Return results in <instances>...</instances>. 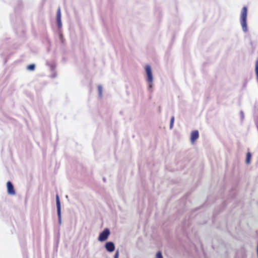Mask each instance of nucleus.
<instances>
[{"label": "nucleus", "mask_w": 258, "mask_h": 258, "mask_svg": "<svg viewBox=\"0 0 258 258\" xmlns=\"http://www.w3.org/2000/svg\"><path fill=\"white\" fill-rule=\"evenodd\" d=\"M56 20H57L58 26L60 28L61 26V13H60V8H58L57 12Z\"/></svg>", "instance_id": "0eeeda50"}, {"label": "nucleus", "mask_w": 258, "mask_h": 258, "mask_svg": "<svg viewBox=\"0 0 258 258\" xmlns=\"http://www.w3.org/2000/svg\"><path fill=\"white\" fill-rule=\"evenodd\" d=\"M255 74H256V79L258 81V57H257V59L255 62Z\"/></svg>", "instance_id": "9d476101"}, {"label": "nucleus", "mask_w": 258, "mask_h": 258, "mask_svg": "<svg viewBox=\"0 0 258 258\" xmlns=\"http://www.w3.org/2000/svg\"><path fill=\"white\" fill-rule=\"evenodd\" d=\"M105 248L109 252H112L115 249L114 244L112 242H108L105 244Z\"/></svg>", "instance_id": "423d86ee"}, {"label": "nucleus", "mask_w": 258, "mask_h": 258, "mask_svg": "<svg viewBox=\"0 0 258 258\" xmlns=\"http://www.w3.org/2000/svg\"><path fill=\"white\" fill-rule=\"evenodd\" d=\"M98 90H99L100 94H101V93H102V87H101V86H98Z\"/></svg>", "instance_id": "4468645a"}, {"label": "nucleus", "mask_w": 258, "mask_h": 258, "mask_svg": "<svg viewBox=\"0 0 258 258\" xmlns=\"http://www.w3.org/2000/svg\"><path fill=\"white\" fill-rule=\"evenodd\" d=\"M156 258H163L161 251H158L156 254Z\"/></svg>", "instance_id": "ddd939ff"}, {"label": "nucleus", "mask_w": 258, "mask_h": 258, "mask_svg": "<svg viewBox=\"0 0 258 258\" xmlns=\"http://www.w3.org/2000/svg\"><path fill=\"white\" fill-rule=\"evenodd\" d=\"M118 251H117L114 255V258H118Z\"/></svg>", "instance_id": "2eb2a0df"}, {"label": "nucleus", "mask_w": 258, "mask_h": 258, "mask_svg": "<svg viewBox=\"0 0 258 258\" xmlns=\"http://www.w3.org/2000/svg\"><path fill=\"white\" fill-rule=\"evenodd\" d=\"M56 206L57 210V213L59 216L60 215V203L59 199V197L56 195Z\"/></svg>", "instance_id": "6e6552de"}, {"label": "nucleus", "mask_w": 258, "mask_h": 258, "mask_svg": "<svg viewBox=\"0 0 258 258\" xmlns=\"http://www.w3.org/2000/svg\"><path fill=\"white\" fill-rule=\"evenodd\" d=\"M174 116H172L170 120V128H172L173 123H174Z\"/></svg>", "instance_id": "f8f14e48"}, {"label": "nucleus", "mask_w": 258, "mask_h": 258, "mask_svg": "<svg viewBox=\"0 0 258 258\" xmlns=\"http://www.w3.org/2000/svg\"><path fill=\"white\" fill-rule=\"evenodd\" d=\"M247 14V8L246 7H244L241 10L240 15V22L243 31L246 32L247 30L246 19Z\"/></svg>", "instance_id": "f257e3e1"}, {"label": "nucleus", "mask_w": 258, "mask_h": 258, "mask_svg": "<svg viewBox=\"0 0 258 258\" xmlns=\"http://www.w3.org/2000/svg\"><path fill=\"white\" fill-rule=\"evenodd\" d=\"M251 155L250 153L248 152L246 155V163L248 164L250 162Z\"/></svg>", "instance_id": "1a4fd4ad"}, {"label": "nucleus", "mask_w": 258, "mask_h": 258, "mask_svg": "<svg viewBox=\"0 0 258 258\" xmlns=\"http://www.w3.org/2000/svg\"><path fill=\"white\" fill-rule=\"evenodd\" d=\"M7 190L9 194L14 195L15 194V191L14 186L10 181L7 183Z\"/></svg>", "instance_id": "39448f33"}, {"label": "nucleus", "mask_w": 258, "mask_h": 258, "mask_svg": "<svg viewBox=\"0 0 258 258\" xmlns=\"http://www.w3.org/2000/svg\"><path fill=\"white\" fill-rule=\"evenodd\" d=\"M199 133L198 131L195 130L192 132H191L190 134V140L191 143L194 144H195L196 141L199 138Z\"/></svg>", "instance_id": "20e7f679"}, {"label": "nucleus", "mask_w": 258, "mask_h": 258, "mask_svg": "<svg viewBox=\"0 0 258 258\" xmlns=\"http://www.w3.org/2000/svg\"><path fill=\"white\" fill-rule=\"evenodd\" d=\"M110 234V231L108 228L105 229L100 234L98 240L100 241H104L106 240Z\"/></svg>", "instance_id": "7ed1b4c3"}, {"label": "nucleus", "mask_w": 258, "mask_h": 258, "mask_svg": "<svg viewBox=\"0 0 258 258\" xmlns=\"http://www.w3.org/2000/svg\"><path fill=\"white\" fill-rule=\"evenodd\" d=\"M34 69H35V65L34 64H30V65L28 66V67H27V69L31 70V71H33L34 70Z\"/></svg>", "instance_id": "9b49d317"}, {"label": "nucleus", "mask_w": 258, "mask_h": 258, "mask_svg": "<svg viewBox=\"0 0 258 258\" xmlns=\"http://www.w3.org/2000/svg\"><path fill=\"white\" fill-rule=\"evenodd\" d=\"M145 70L147 74V81L149 83V87L151 88L153 82V76L150 66L149 65H147L145 67Z\"/></svg>", "instance_id": "f03ea898"}]
</instances>
